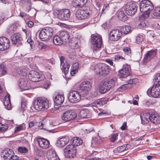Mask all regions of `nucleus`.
<instances>
[{
  "instance_id": "f257e3e1",
  "label": "nucleus",
  "mask_w": 160,
  "mask_h": 160,
  "mask_svg": "<svg viewBox=\"0 0 160 160\" xmlns=\"http://www.w3.org/2000/svg\"><path fill=\"white\" fill-rule=\"evenodd\" d=\"M51 106V103L47 99L41 97L37 98L34 100L33 107L38 111H45Z\"/></svg>"
},
{
  "instance_id": "f03ea898",
  "label": "nucleus",
  "mask_w": 160,
  "mask_h": 160,
  "mask_svg": "<svg viewBox=\"0 0 160 160\" xmlns=\"http://www.w3.org/2000/svg\"><path fill=\"white\" fill-rule=\"evenodd\" d=\"M91 68L97 74L105 76L109 72V67L104 63L93 64Z\"/></svg>"
},
{
  "instance_id": "7ed1b4c3",
  "label": "nucleus",
  "mask_w": 160,
  "mask_h": 160,
  "mask_svg": "<svg viewBox=\"0 0 160 160\" xmlns=\"http://www.w3.org/2000/svg\"><path fill=\"white\" fill-rule=\"evenodd\" d=\"M117 79L116 78H113L107 81L101 82L99 85L100 92L103 93L109 90L114 86L117 82Z\"/></svg>"
},
{
  "instance_id": "20e7f679",
  "label": "nucleus",
  "mask_w": 160,
  "mask_h": 160,
  "mask_svg": "<svg viewBox=\"0 0 160 160\" xmlns=\"http://www.w3.org/2000/svg\"><path fill=\"white\" fill-rule=\"evenodd\" d=\"M53 30L51 27H47L42 29L39 34L40 38L45 41L50 39L53 34Z\"/></svg>"
},
{
  "instance_id": "39448f33",
  "label": "nucleus",
  "mask_w": 160,
  "mask_h": 160,
  "mask_svg": "<svg viewBox=\"0 0 160 160\" xmlns=\"http://www.w3.org/2000/svg\"><path fill=\"white\" fill-rule=\"evenodd\" d=\"M140 10L142 13L150 12L154 8L153 5L148 0H142L140 3Z\"/></svg>"
},
{
  "instance_id": "423d86ee",
  "label": "nucleus",
  "mask_w": 160,
  "mask_h": 160,
  "mask_svg": "<svg viewBox=\"0 0 160 160\" xmlns=\"http://www.w3.org/2000/svg\"><path fill=\"white\" fill-rule=\"evenodd\" d=\"M92 87L91 83L88 81L83 82L80 84L78 90L83 97L86 96Z\"/></svg>"
},
{
  "instance_id": "0eeeda50",
  "label": "nucleus",
  "mask_w": 160,
  "mask_h": 160,
  "mask_svg": "<svg viewBox=\"0 0 160 160\" xmlns=\"http://www.w3.org/2000/svg\"><path fill=\"white\" fill-rule=\"evenodd\" d=\"M91 48L94 50H99L102 44V39L99 35L93 36L91 41Z\"/></svg>"
},
{
  "instance_id": "6e6552de",
  "label": "nucleus",
  "mask_w": 160,
  "mask_h": 160,
  "mask_svg": "<svg viewBox=\"0 0 160 160\" xmlns=\"http://www.w3.org/2000/svg\"><path fill=\"white\" fill-rule=\"evenodd\" d=\"M81 93L76 91H71L68 94V99L70 102L72 103L79 102L81 99Z\"/></svg>"
},
{
  "instance_id": "1a4fd4ad",
  "label": "nucleus",
  "mask_w": 160,
  "mask_h": 160,
  "mask_svg": "<svg viewBox=\"0 0 160 160\" xmlns=\"http://www.w3.org/2000/svg\"><path fill=\"white\" fill-rule=\"evenodd\" d=\"M77 152L76 148L72 144H69L66 146L64 150V155L69 158H73Z\"/></svg>"
},
{
  "instance_id": "9d476101",
  "label": "nucleus",
  "mask_w": 160,
  "mask_h": 160,
  "mask_svg": "<svg viewBox=\"0 0 160 160\" xmlns=\"http://www.w3.org/2000/svg\"><path fill=\"white\" fill-rule=\"evenodd\" d=\"M148 95L154 98L160 97V85H153L148 90Z\"/></svg>"
},
{
  "instance_id": "9b49d317",
  "label": "nucleus",
  "mask_w": 160,
  "mask_h": 160,
  "mask_svg": "<svg viewBox=\"0 0 160 160\" xmlns=\"http://www.w3.org/2000/svg\"><path fill=\"white\" fill-rule=\"evenodd\" d=\"M57 13L58 18L60 20L67 21L70 18V12L68 9H61L58 10Z\"/></svg>"
},
{
  "instance_id": "f8f14e48",
  "label": "nucleus",
  "mask_w": 160,
  "mask_h": 160,
  "mask_svg": "<svg viewBox=\"0 0 160 160\" xmlns=\"http://www.w3.org/2000/svg\"><path fill=\"white\" fill-rule=\"evenodd\" d=\"M125 10L127 15L132 16L136 13L137 8L134 3H128L125 6Z\"/></svg>"
},
{
  "instance_id": "ddd939ff",
  "label": "nucleus",
  "mask_w": 160,
  "mask_h": 160,
  "mask_svg": "<svg viewBox=\"0 0 160 160\" xmlns=\"http://www.w3.org/2000/svg\"><path fill=\"white\" fill-rule=\"evenodd\" d=\"M122 32L120 30L118 29H113L112 30L109 34V40L112 41H116L118 40L121 37Z\"/></svg>"
},
{
  "instance_id": "4468645a",
  "label": "nucleus",
  "mask_w": 160,
  "mask_h": 160,
  "mask_svg": "<svg viewBox=\"0 0 160 160\" xmlns=\"http://www.w3.org/2000/svg\"><path fill=\"white\" fill-rule=\"evenodd\" d=\"M76 116V113L73 110H69L63 114L62 118L63 121L65 122L74 119Z\"/></svg>"
},
{
  "instance_id": "2eb2a0df",
  "label": "nucleus",
  "mask_w": 160,
  "mask_h": 160,
  "mask_svg": "<svg viewBox=\"0 0 160 160\" xmlns=\"http://www.w3.org/2000/svg\"><path fill=\"white\" fill-rule=\"evenodd\" d=\"M28 77L29 79L32 82H39L42 79L39 73L33 70L29 72Z\"/></svg>"
},
{
  "instance_id": "dca6fc26",
  "label": "nucleus",
  "mask_w": 160,
  "mask_h": 160,
  "mask_svg": "<svg viewBox=\"0 0 160 160\" xmlns=\"http://www.w3.org/2000/svg\"><path fill=\"white\" fill-rule=\"evenodd\" d=\"M157 51L156 50H152L145 54L143 59L144 64H146L156 56Z\"/></svg>"
},
{
  "instance_id": "f3484780",
  "label": "nucleus",
  "mask_w": 160,
  "mask_h": 160,
  "mask_svg": "<svg viewBox=\"0 0 160 160\" xmlns=\"http://www.w3.org/2000/svg\"><path fill=\"white\" fill-rule=\"evenodd\" d=\"M10 46L9 39L5 37L0 38V50L4 51L8 49Z\"/></svg>"
},
{
  "instance_id": "a211bd4d",
  "label": "nucleus",
  "mask_w": 160,
  "mask_h": 160,
  "mask_svg": "<svg viewBox=\"0 0 160 160\" xmlns=\"http://www.w3.org/2000/svg\"><path fill=\"white\" fill-rule=\"evenodd\" d=\"M130 67L126 64L123 66L122 68L119 71V75L121 78H125L129 75Z\"/></svg>"
},
{
  "instance_id": "6ab92c4d",
  "label": "nucleus",
  "mask_w": 160,
  "mask_h": 160,
  "mask_svg": "<svg viewBox=\"0 0 160 160\" xmlns=\"http://www.w3.org/2000/svg\"><path fill=\"white\" fill-rule=\"evenodd\" d=\"M14 154V152L12 149L6 148L2 151L1 155L4 160H9Z\"/></svg>"
},
{
  "instance_id": "aec40b11",
  "label": "nucleus",
  "mask_w": 160,
  "mask_h": 160,
  "mask_svg": "<svg viewBox=\"0 0 160 160\" xmlns=\"http://www.w3.org/2000/svg\"><path fill=\"white\" fill-rule=\"evenodd\" d=\"M89 14V12L87 10L78 9L76 12L75 16L78 19L82 20L85 19Z\"/></svg>"
},
{
  "instance_id": "412c9836",
  "label": "nucleus",
  "mask_w": 160,
  "mask_h": 160,
  "mask_svg": "<svg viewBox=\"0 0 160 160\" xmlns=\"http://www.w3.org/2000/svg\"><path fill=\"white\" fill-rule=\"evenodd\" d=\"M151 112V110H148L140 114V117L142 124H147L149 122Z\"/></svg>"
},
{
  "instance_id": "4be33fe9",
  "label": "nucleus",
  "mask_w": 160,
  "mask_h": 160,
  "mask_svg": "<svg viewBox=\"0 0 160 160\" xmlns=\"http://www.w3.org/2000/svg\"><path fill=\"white\" fill-rule=\"evenodd\" d=\"M47 158L48 160H60L55 151L53 149H51L47 151Z\"/></svg>"
},
{
  "instance_id": "5701e85b",
  "label": "nucleus",
  "mask_w": 160,
  "mask_h": 160,
  "mask_svg": "<svg viewBox=\"0 0 160 160\" xmlns=\"http://www.w3.org/2000/svg\"><path fill=\"white\" fill-rule=\"evenodd\" d=\"M11 39L12 43L17 46L21 44L22 39L21 35L18 33H15L12 35Z\"/></svg>"
},
{
  "instance_id": "b1692460",
  "label": "nucleus",
  "mask_w": 160,
  "mask_h": 160,
  "mask_svg": "<svg viewBox=\"0 0 160 160\" xmlns=\"http://www.w3.org/2000/svg\"><path fill=\"white\" fill-rule=\"evenodd\" d=\"M37 140L39 146L41 148L45 149L48 147L49 142L47 139L42 138H38Z\"/></svg>"
},
{
  "instance_id": "393cba45",
  "label": "nucleus",
  "mask_w": 160,
  "mask_h": 160,
  "mask_svg": "<svg viewBox=\"0 0 160 160\" xmlns=\"http://www.w3.org/2000/svg\"><path fill=\"white\" fill-rule=\"evenodd\" d=\"M60 59L61 62V68L62 71L64 72L65 74H66L68 72L70 65L66 62H64L65 60L63 58V57H61L60 58Z\"/></svg>"
},
{
  "instance_id": "a878e982",
  "label": "nucleus",
  "mask_w": 160,
  "mask_h": 160,
  "mask_svg": "<svg viewBox=\"0 0 160 160\" xmlns=\"http://www.w3.org/2000/svg\"><path fill=\"white\" fill-rule=\"evenodd\" d=\"M69 138L68 136L59 138L58 140L56 145L58 147H62L65 146L69 141Z\"/></svg>"
},
{
  "instance_id": "bb28decb",
  "label": "nucleus",
  "mask_w": 160,
  "mask_h": 160,
  "mask_svg": "<svg viewBox=\"0 0 160 160\" xmlns=\"http://www.w3.org/2000/svg\"><path fill=\"white\" fill-rule=\"evenodd\" d=\"M18 85L22 91L28 90L30 88L29 85L27 84V81L23 78L19 80Z\"/></svg>"
},
{
  "instance_id": "cd10ccee",
  "label": "nucleus",
  "mask_w": 160,
  "mask_h": 160,
  "mask_svg": "<svg viewBox=\"0 0 160 160\" xmlns=\"http://www.w3.org/2000/svg\"><path fill=\"white\" fill-rule=\"evenodd\" d=\"M68 42L71 49H76L80 47L79 40L77 38H73L71 41L69 40Z\"/></svg>"
},
{
  "instance_id": "c85d7f7f",
  "label": "nucleus",
  "mask_w": 160,
  "mask_h": 160,
  "mask_svg": "<svg viewBox=\"0 0 160 160\" xmlns=\"http://www.w3.org/2000/svg\"><path fill=\"white\" fill-rule=\"evenodd\" d=\"M138 82V79L136 78H132L129 80L125 84L122 85L119 89H126L128 88H131L132 84H135Z\"/></svg>"
},
{
  "instance_id": "c756f323",
  "label": "nucleus",
  "mask_w": 160,
  "mask_h": 160,
  "mask_svg": "<svg viewBox=\"0 0 160 160\" xmlns=\"http://www.w3.org/2000/svg\"><path fill=\"white\" fill-rule=\"evenodd\" d=\"M150 115L149 121L155 124L160 123V117L157 114H156L153 111H151L150 112Z\"/></svg>"
},
{
  "instance_id": "7c9ffc66",
  "label": "nucleus",
  "mask_w": 160,
  "mask_h": 160,
  "mask_svg": "<svg viewBox=\"0 0 160 160\" xmlns=\"http://www.w3.org/2000/svg\"><path fill=\"white\" fill-rule=\"evenodd\" d=\"M64 100V95L59 93L56 95L53 99L54 103L57 105H61L63 103Z\"/></svg>"
},
{
  "instance_id": "2f4dec72",
  "label": "nucleus",
  "mask_w": 160,
  "mask_h": 160,
  "mask_svg": "<svg viewBox=\"0 0 160 160\" xmlns=\"http://www.w3.org/2000/svg\"><path fill=\"white\" fill-rule=\"evenodd\" d=\"M107 102V100L106 99L102 98L91 103L89 104V105L92 107H96L98 108L105 104Z\"/></svg>"
},
{
  "instance_id": "473e14b6",
  "label": "nucleus",
  "mask_w": 160,
  "mask_h": 160,
  "mask_svg": "<svg viewBox=\"0 0 160 160\" xmlns=\"http://www.w3.org/2000/svg\"><path fill=\"white\" fill-rule=\"evenodd\" d=\"M59 36L64 42H68L69 41V35L68 32L67 31H61L59 33Z\"/></svg>"
},
{
  "instance_id": "72a5a7b5",
  "label": "nucleus",
  "mask_w": 160,
  "mask_h": 160,
  "mask_svg": "<svg viewBox=\"0 0 160 160\" xmlns=\"http://www.w3.org/2000/svg\"><path fill=\"white\" fill-rule=\"evenodd\" d=\"M79 115L82 119L84 118H89L91 116V113L89 109H85L80 112Z\"/></svg>"
},
{
  "instance_id": "f704fd0d",
  "label": "nucleus",
  "mask_w": 160,
  "mask_h": 160,
  "mask_svg": "<svg viewBox=\"0 0 160 160\" xmlns=\"http://www.w3.org/2000/svg\"><path fill=\"white\" fill-rule=\"evenodd\" d=\"M10 96V95L8 93L4 98V104L6 108L8 110H10L12 108Z\"/></svg>"
},
{
  "instance_id": "c9c22d12",
  "label": "nucleus",
  "mask_w": 160,
  "mask_h": 160,
  "mask_svg": "<svg viewBox=\"0 0 160 160\" xmlns=\"http://www.w3.org/2000/svg\"><path fill=\"white\" fill-rule=\"evenodd\" d=\"M21 3L23 4V7L26 11L28 12L31 10L32 4L30 0H22L21 1Z\"/></svg>"
},
{
  "instance_id": "e433bc0d",
  "label": "nucleus",
  "mask_w": 160,
  "mask_h": 160,
  "mask_svg": "<svg viewBox=\"0 0 160 160\" xmlns=\"http://www.w3.org/2000/svg\"><path fill=\"white\" fill-rule=\"evenodd\" d=\"M79 66V63L77 62H75L72 64L70 71L71 75L74 76L78 72Z\"/></svg>"
},
{
  "instance_id": "4c0bfd02",
  "label": "nucleus",
  "mask_w": 160,
  "mask_h": 160,
  "mask_svg": "<svg viewBox=\"0 0 160 160\" xmlns=\"http://www.w3.org/2000/svg\"><path fill=\"white\" fill-rule=\"evenodd\" d=\"M102 142L99 136L93 138V140L91 143V146L92 147H96L100 144Z\"/></svg>"
},
{
  "instance_id": "58836bf2",
  "label": "nucleus",
  "mask_w": 160,
  "mask_h": 160,
  "mask_svg": "<svg viewBox=\"0 0 160 160\" xmlns=\"http://www.w3.org/2000/svg\"><path fill=\"white\" fill-rule=\"evenodd\" d=\"M131 30V28L130 26L124 25L122 26L120 30L122 32V34L123 33L124 34H127L129 33Z\"/></svg>"
},
{
  "instance_id": "ea45409f",
  "label": "nucleus",
  "mask_w": 160,
  "mask_h": 160,
  "mask_svg": "<svg viewBox=\"0 0 160 160\" xmlns=\"http://www.w3.org/2000/svg\"><path fill=\"white\" fill-rule=\"evenodd\" d=\"M153 18L158 19L160 18V6L157 7L152 14Z\"/></svg>"
},
{
  "instance_id": "a19ab883",
  "label": "nucleus",
  "mask_w": 160,
  "mask_h": 160,
  "mask_svg": "<svg viewBox=\"0 0 160 160\" xmlns=\"http://www.w3.org/2000/svg\"><path fill=\"white\" fill-rule=\"evenodd\" d=\"M83 142L82 139L78 137H75L72 139V145L75 146H78L82 143Z\"/></svg>"
},
{
  "instance_id": "79ce46f5",
  "label": "nucleus",
  "mask_w": 160,
  "mask_h": 160,
  "mask_svg": "<svg viewBox=\"0 0 160 160\" xmlns=\"http://www.w3.org/2000/svg\"><path fill=\"white\" fill-rule=\"evenodd\" d=\"M117 16L119 19L122 21H125L127 19V17L123 11H118L117 13Z\"/></svg>"
},
{
  "instance_id": "37998d69",
  "label": "nucleus",
  "mask_w": 160,
  "mask_h": 160,
  "mask_svg": "<svg viewBox=\"0 0 160 160\" xmlns=\"http://www.w3.org/2000/svg\"><path fill=\"white\" fill-rule=\"evenodd\" d=\"M7 68L6 65L2 63L0 64V76H3L7 73Z\"/></svg>"
},
{
  "instance_id": "c03bdc74",
  "label": "nucleus",
  "mask_w": 160,
  "mask_h": 160,
  "mask_svg": "<svg viewBox=\"0 0 160 160\" xmlns=\"http://www.w3.org/2000/svg\"><path fill=\"white\" fill-rule=\"evenodd\" d=\"M63 41L62 39L58 36H55L53 38V42L57 45H60L63 43Z\"/></svg>"
},
{
  "instance_id": "a18cd8bd",
  "label": "nucleus",
  "mask_w": 160,
  "mask_h": 160,
  "mask_svg": "<svg viewBox=\"0 0 160 160\" xmlns=\"http://www.w3.org/2000/svg\"><path fill=\"white\" fill-rule=\"evenodd\" d=\"M130 146L128 144H124L122 146L118 147L116 150L119 153L123 152L124 151L127 150L130 148Z\"/></svg>"
},
{
  "instance_id": "49530a36",
  "label": "nucleus",
  "mask_w": 160,
  "mask_h": 160,
  "mask_svg": "<svg viewBox=\"0 0 160 160\" xmlns=\"http://www.w3.org/2000/svg\"><path fill=\"white\" fill-rule=\"evenodd\" d=\"M17 28V26L15 24H13L9 26L7 28V32L10 34L14 33Z\"/></svg>"
},
{
  "instance_id": "de8ad7c7",
  "label": "nucleus",
  "mask_w": 160,
  "mask_h": 160,
  "mask_svg": "<svg viewBox=\"0 0 160 160\" xmlns=\"http://www.w3.org/2000/svg\"><path fill=\"white\" fill-rule=\"evenodd\" d=\"M153 85H160V73L156 74L153 80Z\"/></svg>"
},
{
  "instance_id": "09e8293b",
  "label": "nucleus",
  "mask_w": 160,
  "mask_h": 160,
  "mask_svg": "<svg viewBox=\"0 0 160 160\" xmlns=\"http://www.w3.org/2000/svg\"><path fill=\"white\" fill-rule=\"evenodd\" d=\"M80 0H73V5L75 8H79L82 6L81 3L79 2Z\"/></svg>"
},
{
  "instance_id": "8fccbe9b",
  "label": "nucleus",
  "mask_w": 160,
  "mask_h": 160,
  "mask_svg": "<svg viewBox=\"0 0 160 160\" xmlns=\"http://www.w3.org/2000/svg\"><path fill=\"white\" fill-rule=\"evenodd\" d=\"M148 22L146 21H144L141 22L138 24V26L140 28H144L148 26Z\"/></svg>"
},
{
  "instance_id": "3c124183",
  "label": "nucleus",
  "mask_w": 160,
  "mask_h": 160,
  "mask_svg": "<svg viewBox=\"0 0 160 160\" xmlns=\"http://www.w3.org/2000/svg\"><path fill=\"white\" fill-rule=\"evenodd\" d=\"M143 39V37L142 35L138 34L137 37L136 42L138 43L141 42Z\"/></svg>"
},
{
  "instance_id": "603ef678",
  "label": "nucleus",
  "mask_w": 160,
  "mask_h": 160,
  "mask_svg": "<svg viewBox=\"0 0 160 160\" xmlns=\"http://www.w3.org/2000/svg\"><path fill=\"white\" fill-rule=\"evenodd\" d=\"M40 50L45 49L47 47V45L44 43L39 42L38 46Z\"/></svg>"
},
{
  "instance_id": "864d4df0",
  "label": "nucleus",
  "mask_w": 160,
  "mask_h": 160,
  "mask_svg": "<svg viewBox=\"0 0 160 160\" xmlns=\"http://www.w3.org/2000/svg\"><path fill=\"white\" fill-rule=\"evenodd\" d=\"M118 134L117 133H114L111 135V137L110 138V141L112 142H114L117 138Z\"/></svg>"
},
{
  "instance_id": "5fc2aeb1",
  "label": "nucleus",
  "mask_w": 160,
  "mask_h": 160,
  "mask_svg": "<svg viewBox=\"0 0 160 160\" xmlns=\"http://www.w3.org/2000/svg\"><path fill=\"white\" fill-rule=\"evenodd\" d=\"M18 151L21 153H25L28 151V149L25 147H19L18 148Z\"/></svg>"
},
{
  "instance_id": "6e6d98bb",
  "label": "nucleus",
  "mask_w": 160,
  "mask_h": 160,
  "mask_svg": "<svg viewBox=\"0 0 160 160\" xmlns=\"http://www.w3.org/2000/svg\"><path fill=\"white\" fill-rule=\"evenodd\" d=\"M50 82L49 81L45 82L43 85L44 88L47 89L50 86Z\"/></svg>"
},
{
  "instance_id": "4d7b16f0",
  "label": "nucleus",
  "mask_w": 160,
  "mask_h": 160,
  "mask_svg": "<svg viewBox=\"0 0 160 160\" xmlns=\"http://www.w3.org/2000/svg\"><path fill=\"white\" fill-rule=\"evenodd\" d=\"M23 128L22 125L16 127L15 128L14 131L15 132H19L23 130Z\"/></svg>"
},
{
  "instance_id": "13d9d810",
  "label": "nucleus",
  "mask_w": 160,
  "mask_h": 160,
  "mask_svg": "<svg viewBox=\"0 0 160 160\" xmlns=\"http://www.w3.org/2000/svg\"><path fill=\"white\" fill-rule=\"evenodd\" d=\"M148 34L149 39L151 40H153V39L154 34L152 31L148 32Z\"/></svg>"
},
{
  "instance_id": "bf43d9fd",
  "label": "nucleus",
  "mask_w": 160,
  "mask_h": 160,
  "mask_svg": "<svg viewBox=\"0 0 160 160\" xmlns=\"http://www.w3.org/2000/svg\"><path fill=\"white\" fill-rule=\"evenodd\" d=\"M124 60V59L123 57L120 56H116L115 58V61H122L123 60Z\"/></svg>"
},
{
  "instance_id": "052dcab7",
  "label": "nucleus",
  "mask_w": 160,
  "mask_h": 160,
  "mask_svg": "<svg viewBox=\"0 0 160 160\" xmlns=\"http://www.w3.org/2000/svg\"><path fill=\"white\" fill-rule=\"evenodd\" d=\"M143 14L142 16V18L144 19H146L148 18L149 16L150 12H146L145 13H143Z\"/></svg>"
},
{
  "instance_id": "680f3d73",
  "label": "nucleus",
  "mask_w": 160,
  "mask_h": 160,
  "mask_svg": "<svg viewBox=\"0 0 160 160\" xmlns=\"http://www.w3.org/2000/svg\"><path fill=\"white\" fill-rule=\"evenodd\" d=\"M124 52L127 55H129L131 52L130 48H125L123 50Z\"/></svg>"
},
{
  "instance_id": "e2e57ef3",
  "label": "nucleus",
  "mask_w": 160,
  "mask_h": 160,
  "mask_svg": "<svg viewBox=\"0 0 160 160\" xmlns=\"http://www.w3.org/2000/svg\"><path fill=\"white\" fill-rule=\"evenodd\" d=\"M17 72L20 75L24 76L26 75V73L25 72H23V71L21 69L18 70L17 71Z\"/></svg>"
},
{
  "instance_id": "0e129e2a",
  "label": "nucleus",
  "mask_w": 160,
  "mask_h": 160,
  "mask_svg": "<svg viewBox=\"0 0 160 160\" xmlns=\"http://www.w3.org/2000/svg\"><path fill=\"white\" fill-rule=\"evenodd\" d=\"M151 103V102L149 100H145L143 104L148 106H149Z\"/></svg>"
},
{
  "instance_id": "69168bd1",
  "label": "nucleus",
  "mask_w": 160,
  "mask_h": 160,
  "mask_svg": "<svg viewBox=\"0 0 160 160\" xmlns=\"http://www.w3.org/2000/svg\"><path fill=\"white\" fill-rule=\"evenodd\" d=\"M34 1H40L42 2L43 3L47 4L50 3V0H33Z\"/></svg>"
},
{
  "instance_id": "338daca9",
  "label": "nucleus",
  "mask_w": 160,
  "mask_h": 160,
  "mask_svg": "<svg viewBox=\"0 0 160 160\" xmlns=\"http://www.w3.org/2000/svg\"><path fill=\"white\" fill-rule=\"evenodd\" d=\"M9 160H18V157L16 155H13Z\"/></svg>"
},
{
  "instance_id": "774afa93",
  "label": "nucleus",
  "mask_w": 160,
  "mask_h": 160,
  "mask_svg": "<svg viewBox=\"0 0 160 160\" xmlns=\"http://www.w3.org/2000/svg\"><path fill=\"white\" fill-rule=\"evenodd\" d=\"M27 24L29 27L32 28L33 26L34 23L31 21H29L27 22Z\"/></svg>"
}]
</instances>
